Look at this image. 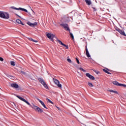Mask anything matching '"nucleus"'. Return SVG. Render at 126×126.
<instances>
[{"label":"nucleus","mask_w":126,"mask_h":126,"mask_svg":"<svg viewBox=\"0 0 126 126\" xmlns=\"http://www.w3.org/2000/svg\"><path fill=\"white\" fill-rule=\"evenodd\" d=\"M16 97L18 98V99H20L21 101H23V102H25L27 105H29V106H30L32 109H34L35 111H37L38 113H43V110L40 108V107L35 106L33 104V106L30 104V103H29L27 100H26L24 98L22 97L21 96H20L19 95H16Z\"/></svg>","instance_id":"1"},{"label":"nucleus","mask_w":126,"mask_h":126,"mask_svg":"<svg viewBox=\"0 0 126 126\" xmlns=\"http://www.w3.org/2000/svg\"><path fill=\"white\" fill-rule=\"evenodd\" d=\"M0 17L4 19H9V14L6 12L0 11Z\"/></svg>","instance_id":"2"},{"label":"nucleus","mask_w":126,"mask_h":126,"mask_svg":"<svg viewBox=\"0 0 126 126\" xmlns=\"http://www.w3.org/2000/svg\"><path fill=\"white\" fill-rule=\"evenodd\" d=\"M38 80L40 83L44 86V88H46V89H49V86H48V85L46 83V82H45V80L43 79L42 78H39Z\"/></svg>","instance_id":"3"},{"label":"nucleus","mask_w":126,"mask_h":126,"mask_svg":"<svg viewBox=\"0 0 126 126\" xmlns=\"http://www.w3.org/2000/svg\"><path fill=\"white\" fill-rule=\"evenodd\" d=\"M38 80L40 83L44 86V88H46V89H49V86H48V85L46 83V82H45V80L43 79L42 78H39Z\"/></svg>","instance_id":"4"},{"label":"nucleus","mask_w":126,"mask_h":126,"mask_svg":"<svg viewBox=\"0 0 126 126\" xmlns=\"http://www.w3.org/2000/svg\"><path fill=\"white\" fill-rule=\"evenodd\" d=\"M60 26L63 27L65 30H67V31H70V29L68 28V25H67V24H61Z\"/></svg>","instance_id":"5"},{"label":"nucleus","mask_w":126,"mask_h":126,"mask_svg":"<svg viewBox=\"0 0 126 126\" xmlns=\"http://www.w3.org/2000/svg\"><path fill=\"white\" fill-rule=\"evenodd\" d=\"M46 36L47 38H48L49 39H50V40L52 42H54V38H55V34H52V33H47L46 34Z\"/></svg>","instance_id":"6"},{"label":"nucleus","mask_w":126,"mask_h":126,"mask_svg":"<svg viewBox=\"0 0 126 126\" xmlns=\"http://www.w3.org/2000/svg\"><path fill=\"white\" fill-rule=\"evenodd\" d=\"M11 8H12V9H15L16 10H22V11H25V12H28V11L26 10V9L22 8H16L15 7H11Z\"/></svg>","instance_id":"7"},{"label":"nucleus","mask_w":126,"mask_h":126,"mask_svg":"<svg viewBox=\"0 0 126 126\" xmlns=\"http://www.w3.org/2000/svg\"><path fill=\"white\" fill-rule=\"evenodd\" d=\"M53 81L54 82V83H55L58 87H60V88H62V84H60V81L58 80V79L53 78Z\"/></svg>","instance_id":"8"},{"label":"nucleus","mask_w":126,"mask_h":126,"mask_svg":"<svg viewBox=\"0 0 126 126\" xmlns=\"http://www.w3.org/2000/svg\"><path fill=\"white\" fill-rule=\"evenodd\" d=\"M86 76L87 77H89V78H90V79H91V80H95V78L94 77V76L91 75L89 73H87L86 74Z\"/></svg>","instance_id":"9"},{"label":"nucleus","mask_w":126,"mask_h":126,"mask_svg":"<svg viewBox=\"0 0 126 126\" xmlns=\"http://www.w3.org/2000/svg\"><path fill=\"white\" fill-rule=\"evenodd\" d=\"M57 42H58L59 44H60L62 46L65 47L66 49H68V46L63 44V42H62V41H61L60 39H58Z\"/></svg>","instance_id":"10"},{"label":"nucleus","mask_w":126,"mask_h":126,"mask_svg":"<svg viewBox=\"0 0 126 126\" xmlns=\"http://www.w3.org/2000/svg\"><path fill=\"white\" fill-rule=\"evenodd\" d=\"M27 24L28 25H29L30 26H31L32 27H34L36 26V25H37V22H34L33 23H32L30 22H28L27 23Z\"/></svg>","instance_id":"11"},{"label":"nucleus","mask_w":126,"mask_h":126,"mask_svg":"<svg viewBox=\"0 0 126 126\" xmlns=\"http://www.w3.org/2000/svg\"><path fill=\"white\" fill-rule=\"evenodd\" d=\"M118 32H119V33H120V34H121V35H123V36H126V33H125V32L120 29H118L117 30Z\"/></svg>","instance_id":"12"},{"label":"nucleus","mask_w":126,"mask_h":126,"mask_svg":"<svg viewBox=\"0 0 126 126\" xmlns=\"http://www.w3.org/2000/svg\"><path fill=\"white\" fill-rule=\"evenodd\" d=\"M86 55L88 58H90V57H91L88 51V49H87V45H86Z\"/></svg>","instance_id":"13"},{"label":"nucleus","mask_w":126,"mask_h":126,"mask_svg":"<svg viewBox=\"0 0 126 126\" xmlns=\"http://www.w3.org/2000/svg\"><path fill=\"white\" fill-rule=\"evenodd\" d=\"M11 87H13V88H19V86L16 83L11 84Z\"/></svg>","instance_id":"14"},{"label":"nucleus","mask_w":126,"mask_h":126,"mask_svg":"<svg viewBox=\"0 0 126 126\" xmlns=\"http://www.w3.org/2000/svg\"><path fill=\"white\" fill-rule=\"evenodd\" d=\"M37 100L39 101V102L42 105L43 107L45 108V109H47V107H46V105H45V103H44V102L42 101V100H40L39 98H37Z\"/></svg>","instance_id":"15"},{"label":"nucleus","mask_w":126,"mask_h":126,"mask_svg":"<svg viewBox=\"0 0 126 126\" xmlns=\"http://www.w3.org/2000/svg\"><path fill=\"white\" fill-rule=\"evenodd\" d=\"M103 71H104L106 73H107V74H111V73L109 72V71H110V70L108 68L103 69Z\"/></svg>","instance_id":"16"},{"label":"nucleus","mask_w":126,"mask_h":126,"mask_svg":"<svg viewBox=\"0 0 126 126\" xmlns=\"http://www.w3.org/2000/svg\"><path fill=\"white\" fill-rule=\"evenodd\" d=\"M85 1L88 5H90L92 3L91 0H85Z\"/></svg>","instance_id":"17"},{"label":"nucleus","mask_w":126,"mask_h":126,"mask_svg":"<svg viewBox=\"0 0 126 126\" xmlns=\"http://www.w3.org/2000/svg\"><path fill=\"white\" fill-rule=\"evenodd\" d=\"M16 22L18 24H21L22 25H24V24H23V23H22V22L19 19H17L16 20Z\"/></svg>","instance_id":"18"},{"label":"nucleus","mask_w":126,"mask_h":126,"mask_svg":"<svg viewBox=\"0 0 126 126\" xmlns=\"http://www.w3.org/2000/svg\"><path fill=\"white\" fill-rule=\"evenodd\" d=\"M28 39H29L30 41H32V42H34L35 43H38V41L35 40L33 39H32V38H31V37L28 38Z\"/></svg>","instance_id":"19"},{"label":"nucleus","mask_w":126,"mask_h":126,"mask_svg":"<svg viewBox=\"0 0 126 126\" xmlns=\"http://www.w3.org/2000/svg\"><path fill=\"white\" fill-rule=\"evenodd\" d=\"M113 84H114V85H116L117 86H119L120 83L117 81H113L112 82Z\"/></svg>","instance_id":"20"},{"label":"nucleus","mask_w":126,"mask_h":126,"mask_svg":"<svg viewBox=\"0 0 126 126\" xmlns=\"http://www.w3.org/2000/svg\"><path fill=\"white\" fill-rule=\"evenodd\" d=\"M70 33V36L72 38V40H74V36H73V34L70 32V31L69 32Z\"/></svg>","instance_id":"21"},{"label":"nucleus","mask_w":126,"mask_h":126,"mask_svg":"<svg viewBox=\"0 0 126 126\" xmlns=\"http://www.w3.org/2000/svg\"><path fill=\"white\" fill-rule=\"evenodd\" d=\"M88 84L89 86H90V87H93V86H94V85H93V84H92L90 82H88Z\"/></svg>","instance_id":"22"},{"label":"nucleus","mask_w":126,"mask_h":126,"mask_svg":"<svg viewBox=\"0 0 126 126\" xmlns=\"http://www.w3.org/2000/svg\"><path fill=\"white\" fill-rule=\"evenodd\" d=\"M78 69H79L80 70H81L82 71H83V72H86V70H84L83 68L81 67L78 68Z\"/></svg>","instance_id":"23"},{"label":"nucleus","mask_w":126,"mask_h":126,"mask_svg":"<svg viewBox=\"0 0 126 126\" xmlns=\"http://www.w3.org/2000/svg\"><path fill=\"white\" fill-rule=\"evenodd\" d=\"M11 65H13V66H14V65H15V62H14V61H11L10 62Z\"/></svg>","instance_id":"24"},{"label":"nucleus","mask_w":126,"mask_h":126,"mask_svg":"<svg viewBox=\"0 0 126 126\" xmlns=\"http://www.w3.org/2000/svg\"><path fill=\"white\" fill-rule=\"evenodd\" d=\"M46 100H48V102H49V103H51V104H54V103L51 101V100H50V99L49 98H46Z\"/></svg>","instance_id":"25"},{"label":"nucleus","mask_w":126,"mask_h":126,"mask_svg":"<svg viewBox=\"0 0 126 126\" xmlns=\"http://www.w3.org/2000/svg\"><path fill=\"white\" fill-rule=\"evenodd\" d=\"M20 72H21V73H22V74H24V75H26V72H25L23 71H21Z\"/></svg>","instance_id":"26"},{"label":"nucleus","mask_w":126,"mask_h":126,"mask_svg":"<svg viewBox=\"0 0 126 126\" xmlns=\"http://www.w3.org/2000/svg\"><path fill=\"white\" fill-rule=\"evenodd\" d=\"M67 61L68 63H71V60H70V59H67Z\"/></svg>","instance_id":"27"},{"label":"nucleus","mask_w":126,"mask_h":126,"mask_svg":"<svg viewBox=\"0 0 126 126\" xmlns=\"http://www.w3.org/2000/svg\"><path fill=\"white\" fill-rule=\"evenodd\" d=\"M76 60L77 63L78 64H79V63H80L79 62V60H78V59H77V58H76Z\"/></svg>","instance_id":"28"},{"label":"nucleus","mask_w":126,"mask_h":126,"mask_svg":"<svg viewBox=\"0 0 126 126\" xmlns=\"http://www.w3.org/2000/svg\"><path fill=\"white\" fill-rule=\"evenodd\" d=\"M94 71L95 72L96 74H99V73H100V72L99 71L94 70Z\"/></svg>","instance_id":"29"},{"label":"nucleus","mask_w":126,"mask_h":126,"mask_svg":"<svg viewBox=\"0 0 126 126\" xmlns=\"http://www.w3.org/2000/svg\"><path fill=\"white\" fill-rule=\"evenodd\" d=\"M124 84H123L119 83V86H121L122 87H124Z\"/></svg>","instance_id":"30"},{"label":"nucleus","mask_w":126,"mask_h":126,"mask_svg":"<svg viewBox=\"0 0 126 126\" xmlns=\"http://www.w3.org/2000/svg\"><path fill=\"white\" fill-rule=\"evenodd\" d=\"M12 106H15V107H16V105H15V103L14 102H11Z\"/></svg>","instance_id":"31"},{"label":"nucleus","mask_w":126,"mask_h":126,"mask_svg":"<svg viewBox=\"0 0 126 126\" xmlns=\"http://www.w3.org/2000/svg\"><path fill=\"white\" fill-rule=\"evenodd\" d=\"M0 61L1 62H3V58H1V57H0Z\"/></svg>","instance_id":"32"},{"label":"nucleus","mask_w":126,"mask_h":126,"mask_svg":"<svg viewBox=\"0 0 126 126\" xmlns=\"http://www.w3.org/2000/svg\"><path fill=\"white\" fill-rule=\"evenodd\" d=\"M113 93H115V94H119V93H118V92L116 91H114Z\"/></svg>","instance_id":"33"},{"label":"nucleus","mask_w":126,"mask_h":126,"mask_svg":"<svg viewBox=\"0 0 126 126\" xmlns=\"http://www.w3.org/2000/svg\"><path fill=\"white\" fill-rule=\"evenodd\" d=\"M93 8L94 9V11H96V10H97V9H96V8L93 7Z\"/></svg>","instance_id":"34"},{"label":"nucleus","mask_w":126,"mask_h":126,"mask_svg":"<svg viewBox=\"0 0 126 126\" xmlns=\"http://www.w3.org/2000/svg\"><path fill=\"white\" fill-rule=\"evenodd\" d=\"M109 92H112V93H114V91L112 90H109Z\"/></svg>","instance_id":"35"},{"label":"nucleus","mask_w":126,"mask_h":126,"mask_svg":"<svg viewBox=\"0 0 126 126\" xmlns=\"http://www.w3.org/2000/svg\"><path fill=\"white\" fill-rule=\"evenodd\" d=\"M123 87H126V85H124Z\"/></svg>","instance_id":"36"},{"label":"nucleus","mask_w":126,"mask_h":126,"mask_svg":"<svg viewBox=\"0 0 126 126\" xmlns=\"http://www.w3.org/2000/svg\"><path fill=\"white\" fill-rule=\"evenodd\" d=\"M16 15H17V16H19V17H20V16H19L18 14H16Z\"/></svg>","instance_id":"37"},{"label":"nucleus","mask_w":126,"mask_h":126,"mask_svg":"<svg viewBox=\"0 0 126 126\" xmlns=\"http://www.w3.org/2000/svg\"><path fill=\"white\" fill-rule=\"evenodd\" d=\"M10 76V77H13V76Z\"/></svg>","instance_id":"38"},{"label":"nucleus","mask_w":126,"mask_h":126,"mask_svg":"<svg viewBox=\"0 0 126 126\" xmlns=\"http://www.w3.org/2000/svg\"><path fill=\"white\" fill-rule=\"evenodd\" d=\"M57 108H58V110H60V108H59V107H57Z\"/></svg>","instance_id":"39"},{"label":"nucleus","mask_w":126,"mask_h":126,"mask_svg":"<svg viewBox=\"0 0 126 126\" xmlns=\"http://www.w3.org/2000/svg\"><path fill=\"white\" fill-rule=\"evenodd\" d=\"M32 12H34V11H33V10H32Z\"/></svg>","instance_id":"40"}]
</instances>
